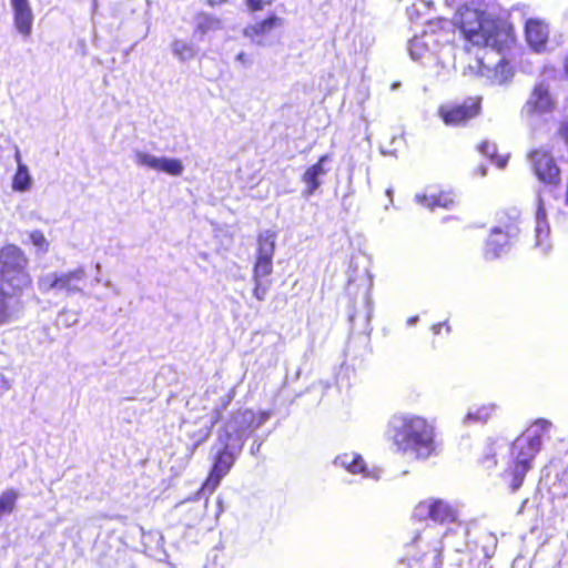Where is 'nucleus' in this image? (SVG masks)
Returning <instances> with one entry per match:
<instances>
[{"instance_id": "8", "label": "nucleus", "mask_w": 568, "mask_h": 568, "mask_svg": "<svg viewBox=\"0 0 568 568\" xmlns=\"http://www.w3.org/2000/svg\"><path fill=\"white\" fill-rule=\"evenodd\" d=\"M413 517L419 520L430 519L433 525L442 526L457 519L456 509L442 499H426L414 509Z\"/></svg>"}, {"instance_id": "38", "label": "nucleus", "mask_w": 568, "mask_h": 568, "mask_svg": "<svg viewBox=\"0 0 568 568\" xmlns=\"http://www.w3.org/2000/svg\"><path fill=\"white\" fill-rule=\"evenodd\" d=\"M236 59L241 62H245V59H246V54L241 52L236 55Z\"/></svg>"}, {"instance_id": "19", "label": "nucleus", "mask_w": 568, "mask_h": 568, "mask_svg": "<svg viewBox=\"0 0 568 568\" xmlns=\"http://www.w3.org/2000/svg\"><path fill=\"white\" fill-rule=\"evenodd\" d=\"M436 39L433 33L424 32L409 41L408 51L413 60L422 61L434 53Z\"/></svg>"}, {"instance_id": "27", "label": "nucleus", "mask_w": 568, "mask_h": 568, "mask_svg": "<svg viewBox=\"0 0 568 568\" xmlns=\"http://www.w3.org/2000/svg\"><path fill=\"white\" fill-rule=\"evenodd\" d=\"M172 50L173 53L180 59V60H187L191 59L194 55L193 48L190 43L182 41V40H175L172 43Z\"/></svg>"}, {"instance_id": "12", "label": "nucleus", "mask_w": 568, "mask_h": 568, "mask_svg": "<svg viewBox=\"0 0 568 568\" xmlns=\"http://www.w3.org/2000/svg\"><path fill=\"white\" fill-rule=\"evenodd\" d=\"M556 108V101L549 91V85L545 82L536 84L529 95V99L523 108V113L532 116L551 113Z\"/></svg>"}, {"instance_id": "23", "label": "nucleus", "mask_w": 568, "mask_h": 568, "mask_svg": "<svg viewBox=\"0 0 568 568\" xmlns=\"http://www.w3.org/2000/svg\"><path fill=\"white\" fill-rule=\"evenodd\" d=\"M536 245L541 247L544 253H547L549 246H542L544 241L548 237L549 225L546 221V212L542 207L541 200L538 201V210L536 213Z\"/></svg>"}, {"instance_id": "7", "label": "nucleus", "mask_w": 568, "mask_h": 568, "mask_svg": "<svg viewBox=\"0 0 568 568\" xmlns=\"http://www.w3.org/2000/svg\"><path fill=\"white\" fill-rule=\"evenodd\" d=\"M235 462V454L231 450L230 446L224 443L223 447L213 456L211 469L202 484L201 490L212 495L219 487L221 480L231 471Z\"/></svg>"}, {"instance_id": "21", "label": "nucleus", "mask_w": 568, "mask_h": 568, "mask_svg": "<svg viewBox=\"0 0 568 568\" xmlns=\"http://www.w3.org/2000/svg\"><path fill=\"white\" fill-rule=\"evenodd\" d=\"M416 201L426 207L434 209L436 206L449 209L455 202V195L453 193L442 192L438 195H416Z\"/></svg>"}, {"instance_id": "13", "label": "nucleus", "mask_w": 568, "mask_h": 568, "mask_svg": "<svg viewBox=\"0 0 568 568\" xmlns=\"http://www.w3.org/2000/svg\"><path fill=\"white\" fill-rule=\"evenodd\" d=\"M530 161L537 178L549 185H558L560 182V170L555 163L552 155L544 150H536L530 153Z\"/></svg>"}, {"instance_id": "25", "label": "nucleus", "mask_w": 568, "mask_h": 568, "mask_svg": "<svg viewBox=\"0 0 568 568\" xmlns=\"http://www.w3.org/2000/svg\"><path fill=\"white\" fill-rule=\"evenodd\" d=\"M478 150L481 154L489 158L499 169H504L507 164L508 156H499L495 143L488 141L483 142Z\"/></svg>"}, {"instance_id": "2", "label": "nucleus", "mask_w": 568, "mask_h": 568, "mask_svg": "<svg viewBox=\"0 0 568 568\" xmlns=\"http://www.w3.org/2000/svg\"><path fill=\"white\" fill-rule=\"evenodd\" d=\"M465 3L454 17V23L469 42L475 45L499 49L507 39L503 23L493 19L479 4Z\"/></svg>"}, {"instance_id": "20", "label": "nucleus", "mask_w": 568, "mask_h": 568, "mask_svg": "<svg viewBox=\"0 0 568 568\" xmlns=\"http://www.w3.org/2000/svg\"><path fill=\"white\" fill-rule=\"evenodd\" d=\"M221 29V20L206 12H199L195 16L194 34L204 37L205 34Z\"/></svg>"}, {"instance_id": "37", "label": "nucleus", "mask_w": 568, "mask_h": 568, "mask_svg": "<svg viewBox=\"0 0 568 568\" xmlns=\"http://www.w3.org/2000/svg\"><path fill=\"white\" fill-rule=\"evenodd\" d=\"M442 326H443V324H442V323H439V324H437V325H434V326H433V331H434V333H435V334H439V333H440V328H442Z\"/></svg>"}, {"instance_id": "4", "label": "nucleus", "mask_w": 568, "mask_h": 568, "mask_svg": "<svg viewBox=\"0 0 568 568\" xmlns=\"http://www.w3.org/2000/svg\"><path fill=\"white\" fill-rule=\"evenodd\" d=\"M549 423L545 419L537 420L513 444V453L516 455L515 467L511 470L510 487L516 491L523 485L530 463L541 446V435L548 428Z\"/></svg>"}, {"instance_id": "33", "label": "nucleus", "mask_w": 568, "mask_h": 568, "mask_svg": "<svg viewBox=\"0 0 568 568\" xmlns=\"http://www.w3.org/2000/svg\"><path fill=\"white\" fill-rule=\"evenodd\" d=\"M241 418L240 422H251L254 418V413L251 409L240 410L236 413L234 418Z\"/></svg>"}, {"instance_id": "36", "label": "nucleus", "mask_w": 568, "mask_h": 568, "mask_svg": "<svg viewBox=\"0 0 568 568\" xmlns=\"http://www.w3.org/2000/svg\"><path fill=\"white\" fill-rule=\"evenodd\" d=\"M365 304H366V307L368 308L367 317H369L371 316V298L368 296L365 297Z\"/></svg>"}, {"instance_id": "22", "label": "nucleus", "mask_w": 568, "mask_h": 568, "mask_svg": "<svg viewBox=\"0 0 568 568\" xmlns=\"http://www.w3.org/2000/svg\"><path fill=\"white\" fill-rule=\"evenodd\" d=\"M16 160L18 162V168L12 178V189L17 192H26L31 186V176L27 165L21 162V155L19 152L16 153Z\"/></svg>"}, {"instance_id": "11", "label": "nucleus", "mask_w": 568, "mask_h": 568, "mask_svg": "<svg viewBox=\"0 0 568 568\" xmlns=\"http://www.w3.org/2000/svg\"><path fill=\"white\" fill-rule=\"evenodd\" d=\"M479 100L467 99L462 104L442 105L438 110L439 116L446 125H463L478 114Z\"/></svg>"}, {"instance_id": "1", "label": "nucleus", "mask_w": 568, "mask_h": 568, "mask_svg": "<svg viewBox=\"0 0 568 568\" xmlns=\"http://www.w3.org/2000/svg\"><path fill=\"white\" fill-rule=\"evenodd\" d=\"M385 436L395 450L403 455L427 459L436 454L434 427L423 417L394 415L388 422Z\"/></svg>"}, {"instance_id": "15", "label": "nucleus", "mask_w": 568, "mask_h": 568, "mask_svg": "<svg viewBox=\"0 0 568 568\" xmlns=\"http://www.w3.org/2000/svg\"><path fill=\"white\" fill-rule=\"evenodd\" d=\"M17 30L24 37L31 34L33 13L29 0H11Z\"/></svg>"}, {"instance_id": "3", "label": "nucleus", "mask_w": 568, "mask_h": 568, "mask_svg": "<svg viewBox=\"0 0 568 568\" xmlns=\"http://www.w3.org/2000/svg\"><path fill=\"white\" fill-rule=\"evenodd\" d=\"M29 260L16 244L0 247V296L16 297L30 287L32 278L28 272Z\"/></svg>"}, {"instance_id": "28", "label": "nucleus", "mask_w": 568, "mask_h": 568, "mask_svg": "<svg viewBox=\"0 0 568 568\" xmlns=\"http://www.w3.org/2000/svg\"><path fill=\"white\" fill-rule=\"evenodd\" d=\"M513 77L511 68L505 60H499L496 64L494 81L498 84L507 82Z\"/></svg>"}, {"instance_id": "5", "label": "nucleus", "mask_w": 568, "mask_h": 568, "mask_svg": "<svg viewBox=\"0 0 568 568\" xmlns=\"http://www.w3.org/2000/svg\"><path fill=\"white\" fill-rule=\"evenodd\" d=\"M276 247V232L265 230L256 237V254L253 265L252 278L254 282L253 295L258 301H264L272 284L271 280L265 281L273 272V257Z\"/></svg>"}, {"instance_id": "6", "label": "nucleus", "mask_w": 568, "mask_h": 568, "mask_svg": "<svg viewBox=\"0 0 568 568\" xmlns=\"http://www.w3.org/2000/svg\"><path fill=\"white\" fill-rule=\"evenodd\" d=\"M518 219L519 212L515 209L498 214L500 225L493 229L486 243V258H497L506 251L509 239L516 236L519 231L517 225Z\"/></svg>"}, {"instance_id": "41", "label": "nucleus", "mask_w": 568, "mask_h": 568, "mask_svg": "<svg viewBox=\"0 0 568 568\" xmlns=\"http://www.w3.org/2000/svg\"><path fill=\"white\" fill-rule=\"evenodd\" d=\"M354 465H355V458H354V459H352V462H351V463H349V465L347 466V469H348L349 471H353V470H352V466H354Z\"/></svg>"}, {"instance_id": "35", "label": "nucleus", "mask_w": 568, "mask_h": 568, "mask_svg": "<svg viewBox=\"0 0 568 568\" xmlns=\"http://www.w3.org/2000/svg\"><path fill=\"white\" fill-rule=\"evenodd\" d=\"M367 286L368 290H371L373 286V275L369 272H367Z\"/></svg>"}, {"instance_id": "17", "label": "nucleus", "mask_w": 568, "mask_h": 568, "mask_svg": "<svg viewBox=\"0 0 568 568\" xmlns=\"http://www.w3.org/2000/svg\"><path fill=\"white\" fill-rule=\"evenodd\" d=\"M284 24V19L276 16L275 13H270L265 18L248 24L244 28L243 34L244 37L254 40L256 38L268 34L274 29L280 28Z\"/></svg>"}, {"instance_id": "10", "label": "nucleus", "mask_w": 568, "mask_h": 568, "mask_svg": "<svg viewBox=\"0 0 568 568\" xmlns=\"http://www.w3.org/2000/svg\"><path fill=\"white\" fill-rule=\"evenodd\" d=\"M446 534L447 529L444 527L427 523L422 529L414 531L410 545L419 549L423 554L433 551L435 556H437L442 550L443 537Z\"/></svg>"}, {"instance_id": "32", "label": "nucleus", "mask_w": 568, "mask_h": 568, "mask_svg": "<svg viewBox=\"0 0 568 568\" xmlns=\"http://www.w3.org/2000/svg\"><path fill=\"white\" fill-rule=\"evenodd\" d=\"M8 297L0 296V325L9 322L10 313L6 300Z\"/></svg>"}, {"instance_id": "30", "label": "nucleus", "mask_w": 568, "mask_h": 568, "mask_svg": "<svg viewBox=\"0 0 568 568\" xmlns=\"http://www.w3.org/2000/svg\"><path fill=\"white\" fill-rule=\"evenodd\" d=\"M244 3L248 12L256 13L270 6L272 0H244Z\"/></svg>"}, {"instance_id": "26", "label": "nucleus", "mask_w": 568, "mask_h": 568, "mask_svg": "<svg viewBox=\"0 0 568 568\" xmlns=\"http://www.w3.org/2000/svg\"><path fill=\"white\" fill-rule=\"evenodd\" d=\"M357 474H361L363 478L378 480L381 477V468L375 465H368L362 456L357 455Z\"/></svg>"}, {"instance_id": "39", "label": "nucleus", "mask_w": 568, "mask_h": 568, "mask_svg": "<svg viewBox=\"0 0 568 568\" xmlns=\"http://www.w3.org/2000/svg\"><path fill=\"white\" fill-rule=\"evenodd\" d=\"M486 171H487L486 166H484V165H480V166H479V174H480L481 176H485V175H486Z\"/></svg>"}, {"instance_id": "18", "label": "nucleus", "mask_w": 568, "mask_h": 568, "mask_svg": "<svg viewBox=\"0 0 568 568\" xmlns=\"http://www.w3.org/2000/svg\"><path fill=\"white\" fill-rule=\"evenodd\" d=\"M327 159L328 155H322L316 163L307 168L303 173L301 180L305 184V189L303 191V195L305 197L313 195L314 192L320 187V178L326 174L324 162L327 161Z\"/></svg>"}, {"instance_id": "34", "label": "nucleus", "mask_w": 568, "mask_h": 568, "mask_svg": "<svg viewBox=\"0 0 568 568\" xmlns=\"http://www.w3.org/2000/svg\"><path fill=\"white\" fill-rule=\"evenodd\" d=\"M227 2H229V0H207V4L210 7L222 6V4H225Z\"/></svg>"}, {"instance_id": "40", "label": "nucleus", "mask_w": 568, "mask_h": 568, "mask_svg": "<svg viewBox=\"0 0 568 568\" xmlns=\"http://www.w3.org/2000/svg\"><path fill=\"white\" fill-rule=\"evenodd\" d=\"M417 321H418V317H417V316L410 317V318L408 320V325H414V324H416V323H417Z\"/></svg>"}, {"instance_id": "9", "label": "nucleus", "mask_w": 568, "mask_h": 568, "mask_svg": "<svg viewBox=\"0 0 568 568\" xmlns=\"http://www.w3.org/2000/svg\"><path fill=\"white\" fill-rule=\"evenodd\" d=\"M85 270L78 267L61 274L47 275L40 280V287L43 291H59L68 295L82 292V284L85 282Z\"/></svg>"}, {"instance_id": "29", "label": "nucleus", "mask_w": 568, "mask_h": 568, "mask_svg": "<svg viewBox=\"0 0 568 568\" xmlns=\"http://www.w3.org/2000/svg\"><path fill=\"white\" fill-rule=\"evenodd\" d=\"M30 240H31V243L36 247L41 250L42 252H47L48 251L49 242L47 241L44 234L41 231H39V230L32 231L30 233Z\"/></svg>"}, {"instance_id": "31", "label": "nucleus", "mask_w": 568, "mask_h": 568, "mask_svg": "<svg viewBox=\"0 0 568 568\" xmlns=\"http://www.w3.org/2000/svg\"><path fill=\"white\" fill-rule=\"evenodd\" d=\"M490 409L491 408L484 407L481 409H477L475 413L469 410L464 422L465 423H468L471 420L484 422L488 418Z\"/></svg>"}, {"instance_id": "14", "label": "nucleus", "mask_w": 568, "mask_h": 568, "mask_svg": "<svg viewBox=\"0 0 568 568\" xmlns=\"http://www.w3.org/2000/svg\"><path fill=\"white\" fill-rule=\"evenodd\" d=\"M138 162L144 166L159 172H164L172 176L181 175L183 172V164L179 159L155 158L146 153H140L138 154Z\"/></svg>"}, {"instance_id": "42", "label": "nucleus", "mask_w": 568, "mask_h": 568, "mask_svg": "<svg viewBox=\"0 0 568 568\" xmlns=\"http://www.w3.org/2000/svg\"><path fill=\"white\" fill-rule=\"evenodd\" d=\"M399 85H400L399 82L393 83L392 84V90H395V89L399 88Z\"/></svg>"}, {"instance_id": "24", "label": "nucleus", "mask_w": 568, "mask_h": 568, "mask_svg": "<svg viewBox=\"0 0 568 568\" xmlns=\"http://www.w3.org/2000/svg\"><path fill=\"white\" fill-rule=\"evenodd\" d=\"M18 497L14 489H7L0 494V519L14 510Z\"/></svg>"}, {"instance_id": "43", "label": "nucleus", "mask_w": 568, "mask_h": 568, "mask_svg": "<svg viewBox=\"0 0 568 568\" xmlns=\"http://www.w3.org/2000/svg\"><path fill=\"white\" fill-rule=\"evenodd\" d=\"M565 69H566V73L568 75V57H567V60H566Z\"/></svg>"}, {"instance_id": "16", "label": "nucleus", "mask_w": 568, "mask_h": 568, "mask_svg": "<svg viewBox=\"0 0 568 568\" xmlns=\"http://www.w3.org/2000/svg\"><path fill=\"white\" fill-rule=\"evenodd\" d=\"M526 40L528 44L536 51L540 52L545 49L549 31L548 27L540 20L529 19L525 27Z\"/></svg>"}]
</instances>
